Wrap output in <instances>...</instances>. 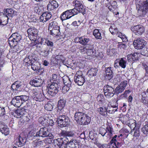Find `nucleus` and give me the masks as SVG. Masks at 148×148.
<instances>
[{
  "label": "nucleus",
  "instance_id": "nucleus-1",
  "mask_svg": "<svg viewBox=\"0 0 148 148\" xmlns=\"http://www.w3.org/2000/svg\"><path fill=\"white\" fill-rule=\"evenodd\" d=\"M58 86L57 84L54 83L50 84L47 87L46 89L43 90L44 95L45 98L54 96L58 92Z\"/></svg>",
  "mask_w": 148,
  "mask_h": 148
},
{
  "label": "nucleus",
  "instance_id": "nucleus-2",
  "mask_svg": "<svg viewBox=\"0 0 148 148\" xmlns=\"http://www.w3.org/2000/svg\"><path fill=\"white\" fill-rule=\"evenodd\" d=\"M137 9L138 16L144 17L148 12V0H146L142 4H138Z\"/></svg>",
  "mask_w": 148,
  "mask_h": 148
},
{
  "label": "nucleus",
  "instance_id": "nucleus-3",
  "mask_svg": "<svg viewBox=\"0 0 148 148\" xmlns=\"http://www.w3.org/2000/svg\"><path fill=\"white\" fill-rule=\"evenodd\" d=\"M48 29L50 31L51 34L53 36H59L60 33V27L58 23L56 21L51 22L50 23Z\"/></svg>",
  "mask_w": 148,
  "mask_h": 148
},
{
  "label": "nucleus",
  "instance_id": "nucleus-4",
  "mask_svg": "<svg viewBox=\"0 0 148 148\" xmlns=\"http://www.w3.org/2000/svg\"><path fill=\"white\" fill-rule=\"evenodd\" d=\"M57 121L58 126L61 127H66L70 123L69 118L64 115L59 116L57 118Z\"/></svg>",
  "mask_w": 148,
  "mask_h": 148
},
{
  "label": "nucleus",
  "instance_id": "nucleus-5",
  "mask_svg": "<svg viewBox=\"0 0 148 148\" xmlns=\"http://www.w3.org/2000/svg\"><path fill=\"white\" fill-rule=\"evenodd\" d=\"M21 38V36L19 34L17 33H14L9 38V44L11 47H14L17 44Z\"/></svg>",
  "mask_w": 148,
  "mask_h": 148
},
{
  "label": "nucleus",
  "instance_id": "nucleus-6",
  "mask_svg": "<svg viewBox=\"0 0 148 148\" xmlns=\"http://www.w3.org/2000/svg\"><path fill=\"white\" fill-rule=\"evenodd\" d=\"M74 81L78 85H83L85 82V79L82 71H78L76 72L74 76Z\"/></svg>",
  "mask_w": 148,
  "mask_h": 148
},
{
  "label": "nucleus",
  "instance_id": "nucleus-7",
  "mask_svg": "<svg viewBox=\"0 0 148 148\" xmlns=\"http://www.w3.org/2000/svg\"><path fill=\"white\" fill-rule=\"evenodd\" d=\"M147 43V42L144 39L139 38L134 41L133 45L136 49H140L144 48Z\"/></svg>",
  "mask_w": 148,
  "mask_h": 148
},
{
  "label": "nucleus",
  "instance_id": "nucleus-8",
  "mask_svg": "<svg viewBox=\"0 0 148 148\" xmlns=\"http://www.w3.org/2000/svg\"><path fill=\"white\" fill-rule=\"evenodd\" d=\"M36 47L40 51L42 55L43 56H47L48 55L50 51V48L46 45H42L40 44H37Z\"/></svg>",
  "mask_w": 148,
  "mask_h": 148
},
{
  "label": "nucleus",
  "instance_id": "nucleus-9",
  "mask_svg": "<svg viewBox=\"0 0 148 148\" xmlns=\"http://www.w3.org/2000/svg\"><path fill=\"white\" fill-rule=\"evenodd\" d=\"M131 29L136 35L137 36L142 35L145 32V28L141 25H138L132 26Z\"/></svg>",
  "mask_w": 148,
  "mask_h": 148
},
{
  "label": "nucleus",
  "instance_id": "nucleus-10",
  "mask_svg": "<svg viewBox=\"0 0 148 148\" xmlns=\"http://www.w3.org/2000/svg\"><path fill=\"white\" fill-rule=\"evenodd\" d=\"M56 140V144L59 148H65L66 144L69 140L67 137L62 136Z\"/></svg>",
  "mask_w": 148,
  "mask_h": 148
},
{
  "label": "nucleus",
  "instance_id": "nucleus-11",
  "mask_svg": "<svg viewBox=\"0 0 148 148\" xmlns=\"http://www.w3.org/2000/svg\"><path fill=\"white\" fill-rule=\"evenodd\" d=\"M25 110L24 109H17L12 112V113L15 117L17 118H21L23 119V121H25L26 120L25 119L26 118V116H25Z\"/></svg>",
  "mask_w": 148,
  "mask_h": 148
},
{
  "label": "nucleus",
  "instance_id": "nucleus-12",
  "mask_svg": "<svg viewBox=\"0 0 148 148\" xmlns=\"http://www.w3.org/2000/svg\"><path fill=\"white\" fill-rule=\"evenodd\" d=\"M103 90L105 95L107 98L113 96L115 93L113 88L108 85L104 87Z\"/></svg>",
  "mask_w": 148,
  "mask_h": 148
},
{
  "label": "nucleus",
  "instance_id": "nucleus-13",
  "mask_svg": "<svg viewBox=\"0 0 148 148\" xmlns=\"http://www.w3.org/2000/svg\"><path fill=\"white\" fill-rule=\"evenodd\" d=\"M43 91V90H42L43 94L39 91H34L32 95L33 99L36 101H42L44 100V97H45V95H44Z\"/></svg>",
  "mask_w": 148,
  "mask_h": 148
},
{
  "label": "nucleus",
  "instance_id": "nucleus-14",
  "mask_svg": "<svg viewBox=\"0 0 148 148\" xmlns=\"http://www.w3.org/2000/svg\"><path fill=\"white\" fill-rule=\"evenodd\" d=\"M127 84V81H124L121 82L120 84L115 88L114 93L116 94L121 93L125 90Z\"/></svg>",
  "mask_w": 148,
  "mask_h": 148
},
{
  "label": "nucleus",
  "instance_id": "nucleus-15",
  "mask_svg": "<svg viewBox=\"0 0 148 148\" xmlns=\"http://www.w3.org/2000/svg\"><path fill=\"white\" fill-rule=\"evenodd\" d=\"M28 36L29 38L36 39L38 36V31L34 27L30 28L27 30Z\"/></svg>",
  "mask_w": 148,
  "mask_h": 148
},
{
  "label": "nucleus",
  "instance_id": "nucleus-16",
  "mask_svg": "<svg viewBox=\"0 0 148 148\" xmlns=\"http://www.w3.org/2000/svg\"><path fill=\"white\" fill-rule=\"evenodd\" d=\"M49 134L47 128L44 127L41 128L39 131L36 133V135H35V136L45 137L48 136H49Z\"/></svg>",
  "mask_w": 148,
  "mask_h": 148
},
{
  "label": "nucleus",
  "instance_id": "nucleus-17",
  "mask_svg": "<svg viewBox=\"0 0 148 148\" xmlns=\"http://www.w3.org/2000/svg\"><path fill=\"white\" fill-rule=\"evenodd\" d=\"M75 43H79L83 45H86L88 44L90 40L89 38L83 37H76L75 38Z\"/></svg>",
  "mask_w": 148,
  "mask_h": 148
},
{
  "label": "nucleus",
  "instance_id": "nucleus-18",
  "mask_svg": "<svg viewBox=\"0 0 148 148\" xmlns=\"http://www.w3.org/2000/svg\"><path fill=\"white\" fill-rule=\"evenodd\" d=\"M51 16L52 15L50 13L45 12L40 16L39 20L40 22L44 23L49 20L51 18Z\"/></svg>",
  "mask_w": 148,
  "mask_h": 148
},
{
  "label": "nucleus",
  "instance_id": "nucleus-19",
  "mask_svg": "<svg viewBox=\"0 0 148 148\" xmlns=\"http://www.w3.org/2000/svg\"><path fill=\"white\" fill-rule=\"evenodd\" d=\"M43 81L40 78H36L31 80L30 84L35 87L40 86L43 84Z\"/></svg>",
  "mask_w": 148,
  "mask_h": 148
},
{
  "label": "nucleus",
  "instance_id": "nucleus-20",
  "mask_svg": "<svg viewBox=\"0 0 148 148\" xmlns=\"http://www.w3.org/2000/svg\"><path fill=\"white\" fill-rule=\"evenodd\" d=\"M8 18L3 12H0V25H5L7 24L8 22Z\"/></svg>",
  "mask_w": 148,
  "mask_h": 148
},
{
  "label": "nucleus",
  "instance_id": "nucleus-21",
  "mask_svg": "<svg viewBox=\"0 0 148 148\" xmlns=\"http://www.w3.org/2000/svg\"><path fill=\"white\" fill-rule=\"evenodd\" d=\"M0 131L5 135H8L10 132L9 129L4 123L0 121Z\"/></svg>",
  "mask_w": 148,
  "mask_h": 148
},
{
  "label": "nucleus",
  "instance_id": "nucleus-22",
  "mask_svg": "<svg viewBox=\"0 0 148 148\" xmlns=\"http://www.w3.org/2000/svg\"><path fill=\"white\" fill-rule=\"evenodd\" d=\"M75 6L78 12L84 14H85L84 8L81 3L77 1H75Z\"/></svg>",
  "mask_w": 148,
  "mask_h": 148
},
{
  "label": "nucleus",
  "instance_id": "nucleus-23",
  "mask_svg": "<svg viewBox=\"0 0 148 148\" xmlns=\"http://www.w3.org/2000/svg\"><path fill=\"white\" fill-rule=\"evenodd\" d=\"M78 144L75 139H71L66 144L65 148H78Z\"/></svg>",
  "mask_w": 148,
  "mask_h": 148
},
{
  "label": "nucleus",
  "instance_id": "nucleus-24",
  "mask_svg": "<svg viewBox=\"0 0 148 148\" xmlns=\"http://www.w3.org/2000/svg\"><path fill=\"white\" fill-rule=\"evenodd\" d=\"M32 69L34 71H36V72H42V69L41 68L40 64L38 62H33L32 64Z\"/></svg>",
  "mask_w": 148,
  "mask_h": 148
},
{
  "label": "nucleus",
  "instance_id": "nucleus-25",
  "mask_svg": "<svg viewBox=\"0 0 148 148\" xmlns=\"http://www.w3.org/2000/svg\"><path fill=\"white\" fill-rule=\"evenodd\" d=\"M97 71L98 70L96 68H92L88 71L87 73L88 76L90 78H93L91 79V81L95 79V77H94L96 75Z\"/></svg>",
  "mask_w": 148,
  "mask_h": 148
},
{
  "label": "nucleus",
  "instance_id": "nucleus-26",
  "mask_svg": "<svg viewBox=\"0 0 148 148\" xmlns=\"http://www.w3.org/2000/svg\"><path fill=\"white\" fill-rule=\"evenodd\" d=\"M60 134L61 136L64 137H67V136L73 137L75 135V133L73 131L62 130L60 133Z\"/></svg>",
  "mask_w": 148,
  "mask_h": 148
},
{
  "label": "nucleus",
  "instance_id": "nucleus-27",
  "mask_svg": "<svg viewBox=\"0 0 148 148\" xmlns=\"http://www.w3.org/2000/svg\"><path fill=\"white\" fill-rule=\"evenodd\" d=\"M19 98L17 96L14 97L11 102L12 104L17 107H20L22 104V102Z\"/></svg>",
  "mask_w": 148,
  "mask_h": 148
},
{
  "label": "nucleus",
  "instance_id": "nucleus-28",
  "mask_svg": "<svg viewBox=\"0 0 148 148\" xmlns=\"http://www.w3.org/2000/svg\"><path fill=\"white\" fill-rule=\"evenodd\" d=\"M26 142V138L21 137L19 135L17 139L16 145L18 147H21Z\"/></svg>",
  "mask_w": 148,
  "mask_h": 148
},
{
  "label": "nucleus",
  "instance_id": "nucleus-29",
  "mask_svg": "<svg viewBox=\"0 0 148 148\" xmlns=\"http://www.w3.org/2000/svg\"><path fill=\"white\" fill-rule=\"evenodd\" d=\"M58 7V3L55 0L50 1L47 6V9L49 11L52 10Z\"/></svg>",
  "mask_w": 148,
  "mask_h": 148
},
{
  "label": "nucleus",
  "instance_id": "nucleus-30",
  "mask_svg": "<svg viewBox=\"0 0 148 148\" xmlns=\"http://www.w3.org/2000/svg\"><path fill=\"white\" fill-rule=\"evenodd\" d=\"M123 144V140L120 138V136H118L117 140L113 142V144L112 145H110V146L114 147V145L115 146V147L119 148Z\"/></svg>",
  "mask_w": 148,
  "mask_h": 148
},
{
  "label": "nucleus",
  "instance_id": "nucleus-31",
  "mask_svg": "<svg viewBox=\"0 0 148 148\" xmlns=\"http://www.w3.org/2000/svg\"><path fill=\"white\" fill-rule=\"evenodd\" d=\"M111 67H107L106 68V78L108 80L110 79L113 77V73L111 69Z\"/></svg>",
  "mask_w": 148,
  "mask_h": 148
},
{
  "label": "nucleus",
  "instance_id": "nucleus-32",
  "mask_svg": "<svg viewBox=\"0 0 148 148\" xmlns=\"http://www.w3.org/2000/svg\"><path fill=\"white\" fill-rule=\"evenodd\" d=\"M87 50L86 53L88 56H92L95 54V50L93 49V47L92 45H88V46H86Z\"/></svg>",
  "mask_w": 148,
  "mask_h": 148
},
{
  "label": "nucleus",
  "instance_id": "nucleus-33",
  "mask_svg": "<svg viewBox=\"0 0 148 148\" xmlns=\"http://www.w3.org/2000/svg\"><path fill=\"white\" fill-rule=\"evenodd\" d=\"M77 110V112H76L75 114L74 118L75 120H78L80 118L83 116V115L84 114V113L82 112L83 110L82 108L80 109L76 108Z\"/></svg>",
  "mask_w": 148,
  "mask_h": 148
},
{
  "label": "nucleus",
  "instance_id": "nucleus-34",
  "mask_svg": "<svg viewBox=\"0 0 148 148\" xmlns=\"http://www.w3.org/2000/svg\"><path fill=\"white\" fill-rule=\"evenodd\" d=\"M83 118L82 120H81L82 121H80L79 123L81 124V125H86L88 124L90 122V118L85 114L83 115Z\"/></svg>",
  "mask_w": 148,
  "mask_h": 148
},
{
  "label": "nucleus",
  "instance_id": "nucleus-35",
  "mask_svg": "<svg viewBox=\"0 0 148 148\" xmlns=\"http://www.w3.org/2000/svg\"><path fill=\"white\" fill-rule=\"evenodd\" d=\"M66 103V101L63 99H60L58 101V111H61L64 107Z\"/></svg>",
  "mask_w": 148,
  "mask_h": 148
},
{
  "label": "nucleus",
  "instance_id": "nucleus-36",
  "mask_svg": "<svg viewBox=\"0 0 148 148\" xmlns=\"http://www.w3.org/2000/svg\"><path fill=\"white\" fill-rule=\"evenodd\" d=\"M118 59L119 66L122 68H125L126 67L127 63L126 59L124 58Z\"/></svg>",
  "mask_w": 148,
  "mask_h": 148
},
{
  "label": "nucleus",
  "instance_id": "nucleus-37",
  "mask_svg": "<svg viewBox=\"0 0 148 148\" xmlns=\"http://www.w3.org/2000/svg\"><path fill=\"white\" fill-rule=\"evenodd\" d=\"M105 130L107 132V138H110L112 136L113 132V129L112 126L110 125H108Z\"/></svg>",
  "mask_w": 148,
  "mask_h": 148
},
{
  "label": "nucleus",
  "instance_id": "nucleus-38",
  "mask_svg": "<svg viewBox=\"0 0 148 148\" xmlns=\"http://www.w3.org/2000/svg\"><path fill=\"white\" fill-rule=\"evenodd\" d=\"M38 121L44 126L48 125L49 120L44 116H42L40 117L38 119Z\"/></svg>",
  "mask_w": 148,
  "mask_h": 148
},
{
  "label": "nucleus",
  "instance_id": "nucleus-39",
  "mask_svg": "<svg viewBox=\"0 0 148 148\" xmlns=\"http://www.w3.org/2000/svg\"><path fill=\"white\" fill-rule=\"evenodd\" d=\"M63 83L65 86H66L69 88L71 86V82L69 78L67 76H64L63 77Z\"/></svg>",
  "mask_w": 148,
  "mask_h": 148
},
{
  "label": "nucleus",
  "instance_id": "nucleus-40",
  "mask_svg": "<svg viewBox=\"0 0 148 148\" xmlns=\"http://www.w3.org/2000/svg\"><path fill=\"white\" fill-rule=\"evenodd\" d=\"M128 60L129 61H133L137 59V54L136 53L128 54L127 56Z\"/></svg>",
  "mask_w": 148,
  "mask_h": 148
},
{
  "label": "nucleus",
  "instance_id": "nucleus-41",
  "mask_svg": "<svg viewBox=\"0 0 148 148\" xmlns=\"http://www.w3.org/2000/svg\"><path fill=\"white\" fill-rule=\"evenodd\" d=\"M3 13L8 16H8H12L15 13H16V12L12 9H7L4 10Z\"/></svg>",
  "mask_w": 148,
  "mask_h": 148
},
{
  "label": "nucleus",
  "instance_id": "nucleus-42",
  "mask_svg": "<svg viewBox=\"0 0 148 148\" xmlns=\"http://www.w3.org/2000/svg\"><path fill=\"white\" fill-rule=\"evenodd\" d=\"M107 110L106 108L101 107L98 108V111L100 114L106 116L107 114Z\"/></svg>",
  "mask_w": 148,
  "mask_h": 148
},
{
  "label": "nucleus",
  "instance_id": "nucleus-43",
  "mask_svg": "<svg viewBox=\"0 0 148 148\" xmlns=\"http://www.w3.org/2000/svg\"><path fill=\"white\" fill-rule=\"evenodd\" d=\"M93 35L95 38L97 39H101L102 36L101 34L99 32V30L98 29H95L93 31Z\"/></svg>",
  "mask_w": 148,
  "mask_h": 148
},
{
  "label": "nucleus",
  "instance_id": "nucleus-44",
  "mask_svg": "<svg viewBox=\"0 0 148 148\" xmlns=\"http://www.w3.org/2000/svg\"><path fill=\"white\" fill-rule=\"evenodd\" d=\"M94 143L99 148H110L111 147L110 143L109 145L106 144H101L97 141Z\"/></svg>",
  "mask_w": 148,
  "mask_h": 148
},
{
  "label": "nucleus",
  "instance_id": "nucleus-45",
  "mask_svg": "<svg viewBox=\"0 0 148 148\" xmlns=\"http://www.w3.org/2000/svg\"><path fill=\"white\" fill-rule=\"evenodd\" d=\"M74 103L76 105H82V102L81 100V99L77 96H75L74 97L73 99Z\"/></svg>",
  "mask_w": 148,
  "mask_h": 148
},
{
  "label": "nucleus",
  "instance_id": "nucleus-46",
  "mask_svg": "<svg viewBox=\"0 0 148 148\" xmlns=\"http://www.w3.org/2000/svg\"><path fill=\"white\" fill-rule=\"evenodd\" d=\"M97 100L99 103L102 104L104 102L105 99L103 95H99L97 97Z\"/></svg>",
  "mask_w": 148,
  "mask_h": 148
},
{
  "label": "nucleus",
  "instance_id": "nucleus-47",
  "mask_svg": "<svg viewBox=\"0 0 148 148\" xmlns=\"http://www.w3.org/2000/svg\"><path fill=\"white\" fill-rule=\"evenodd\" d=\"M109 31L111 33L114 35L117 34L118 32L117 29L114 26H112L110 27Z\"/></svg>",
  "mask_w": 148,
  "mask_h": 148
},
{
  "label": "nucleus",
  "instance_id": "nucleus-48",
  "mask_svg": "<svg viewBox=\"0 0 148 148\" xmlns=\"http://www.w3.org/2000/svg\"><path fill=\"white\" fill-rule=\"evenodd\" d=\"M136 122L134 120H131L128 123V126L131 129L133 128V130L135 129L136 127Z\"/></svg>",
  "mask_w": 148,
  "mask_h": 148
},
{
  "label": "nucleus",
  "instance_id": "nucleus-49",
  "mask_svg": "<svg viewBox=\"0 0 148 148\" xmlns=\"http://www.w3.org/2000/svg\"><path fill=\"white\" fill-rule=\"evenodd\" d=\"M53 108V105L50 102L47 103L45 106V108L47 111H51Z\"/></svg>",
  "mask_w": 148,
  "mask_h": 148
},
{
  "label": "nucleus",
  "instance_id": "nucleus-50",
  "mask_svg": "<svg viewBox=\"0 0 148 148\" xmlns=\"http://www.w3.org/2000/svg\"><path fill=\"white\" fill-rule=\"evenodd\" d=\"M17 96L19 97V99L21 101L22 104L29 99V97L26 95H21Z\"/></svg>",
  "mask_w": 148,
  "mask_h": 148
},
{
  "label": "nucleus",
  "instance_id": "nucleus-51",
  "mask_svg": "<svg viewBox=\"0 0 148 148\" xmlns=\"http://www.w3.org/2000/svg\"><path fill=\"white\" fill-rule=\"evenodd\" d=\"M142 131L145 134H148V123L146 124L142 127Z\"/></svg>",
  "mask_w": 148,
  "mask_h": 148
},
{
  "label": "nucleus",
  "instance_id": "nucleus-52",
  "mask_svg": "<svg viewBox=\"0 0 148 148\" xmlns=\"http://www.w3.org/2000/svg\"><path fill=\"white\" fill-rule=\"evenodd\" d=\"M67 15L66 14V13H65V12H63L62 14H61L60 18L61 19V20L63 21L64 20H66L68 19L69 18H71L72 16H69V17H68V16H67Z\"/></svg>",
  "mask_w": 148,
  "mask_h": 148
},
{
  "label": "nucleus",
  "instance_id": "nucleus-53",
  "mask_svg": "<svg viewBox=\"0 0 148 148\" xmlns=\"http://www.w3.org/2000/svg\"><path fill=\"white\" fill-rule=\"evenodd\" d=\"M106 133L107 132H106V130L103 128H101L99 130V133L103 136H105L107 137Z\"/></svg>",
  "mask_w": 148,
  "mask_h": 148
},
{
  "label": "nucleus",
  "instance_id": "nucleus-54",
  "mask_svg": "<svg viewBox=\"0 0 148 148\" xmlns=\"http://www.w3.org/2000/svg\"><path fill=\"white\" fill-rule=\"evenodd\" d=\"M49 136H48V137L46 139V142L49 143H51L53 138V135L51 134H49Z\"/></svg>",
  "mask_w": 148,
  "mask_h": 148
},
{
  "label": "nucleus",
  "instance_id": "nucleus-55",
  "mask_svg": "<svg viewBox=\"0 0 148 148\" xmlns=\"http://www.w3.org/2000/svg\"><path fill=\"white\" fill-rule=\"evenodd\" d=\"M107 53L108 55L112 56V54H114L115 53V49H108L107 50Z\"/></svg>",
  "mask_w": 148,
  "mask_h": 148
},
{
  "label": "nucleus",
  "instance_id": "nucleus-56",
  "mask_svg": "<svg viewBox=\"0 0 148 148\" xmlns=\"http://www.w3.org/2000/svg\"><path fill=\"white\" fill-rule=\"evenodd\" d=\"M144 95H142V98L141 101L144 104H147L148 103V98L145 96H143Z\"/></svg>",
  "mask_w": 148,
  "mask_h": 148
},
{
  "label": "nucleus",
  "instance_id": "nucleus-57",
  "mask_svg": "<svg viewBox=\"0 0 148 148\" xmlns=\"http://www.w3.org/2000/svg\"><path fill=\"white\" fill-rule=\"evenodd\" d=\"M117 108L116 106H112V108H110V110H109V112L110 113L112 114L114 113L117 110Z\"/></svg>",
  "mask_w": 148,
  "mask_h": 148
},
{
  "label": "nucleus",
  "instance_id": "nucleus-58",
  "mask_svg": "<svg viewBox=\"0 0 148 148\" xmlns=\"http://www.w3.org/2000/svg\"><path fill=\"white\" fill-rule=\"evenodd\" d=\"M42 141H38L35 140L34 141V147H39L42 143Z\"/></svg>",
  "mask_w": 148,
  "mask_h": 148
},
{
  "label": "nucleus",
  "instance_id": "nucleus-59",
  "mask_svg": "<svg viewBox=\"0 0 148 148\" xmlns=\"http://www.w3.org/2000/svg\"><path fill=\"white\" fill-rule=\"evenodd\" d=\"M47 40V39L45 38H41L40 41L39 42L38 41V44H40V45H46L45 43H46V41Z\"/></svg>",
  "mask_w": 148,
  "mask_h": 148
},
{
  "label": "nucleus",
  "instance_id": "nucleus-60",
  "mask_svg": "<svg viewBox=\"0 0 148 148\" xmlns=\"http://www.w3.org/2000/svg\"><path fill=\"white\" fill-rule=\"evenodd\" d=\"M70 10L71 12V14H72V16H72L75 15L77 14L78 13V12L77 10L76 7L73 9Z\"/></svg>",
  "mask_w": 148,
  "mask_h": 148
},
{
  "label": "nucleus",
  "instance_id": "nucleus-61",
  "mask_svg": "<svg viewBox=\"0 0 148 148\" xmlns=\"http://www.w3.org/2000/svg\"><path fill=\"white\" fill-rule=\"evenodd\" d=\"M142 64L144 69H145L146 72L145 74V75L147 76L148 75V66L145 63H143Z\"/></svg>",
  "mask_w": 148,
  "mask_h": 148
},
{
  "label": "nucleus",
  "instance_id": "nucleus-62",
  "mask_svg": "<svg viewBox=\"0 0 148 148\" xmlns=\"http://www.w3.org/2000/svg\"><path fill=\"white\" fill-rule=\"evenodd\" d=\"M46 43L45 44H46V45L48 46V47H53V43L51 41H50L47 39V40L46 41Z\"/></svg>",
  "mask_w": 148,
  "mask_h": 148
},
{
  "label": "nucleus",
  "instance_id": "nucleus-63",
  "mask_svg": "<svg viewBox=\"0 0 148 148\" xmlns=\"http://www.w3.org/2000/svg\"><path fill=\"white\" fill-rule=\"evenodd\" d=\"M114 79L116 83L120 82L121 81L120 75L119 74L117 75L114 77Z\"/></svg>",
  "mask_w": 148,
  "mask_h": 148
},
{
  "label": "nucleus",
  "instance_id": "nucleus-64",
  "mask_svg": "<svg viewBox=\"0 0 148 148\" xmlns=\"http://www.w3.org/2000/svg\"><path fill=\"white\" fill-rule=\"evenodd\" d=\"M81 23L80 21H78V22L76 21H73L71 25L75 27H78Z\"/></svg>",
  "mask_w": 148,
  "mask_h": 148
}]
</instances>
